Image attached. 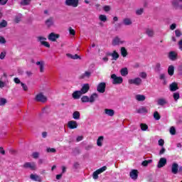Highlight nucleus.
<instances>
[{
    "label": "nucleus",
    "mask_w": 182,
    "mask_h": 182,
    "mask_svg": "<svg viewBox=\"0 0 182 182\" xmlns=\"http://www.w3.org/2000/svg\"><path fill=\"white\" fill-rule=\"evenodd\" d=\"M129 85H134L135 86H140L143 83L141 78L137 77L135 78L129 79L128 80Z\"/></svg>",
    "instance_id": "obj_1"
},
{
    "label": "nucleus",
    "mask_w": 182,
    "mask_h": 182,
    "mask_svg": "<svg viewBox=\"0 0 182 182\" xmlns=\"http://www.w3.org/2000/svg\"><path fill=\"white\" fill-rule=\"evenodd\" d=\"M36 102H41V103H45L48 102V97L43 95V93L40 92L36 95L35 97Z\"/></svg>",
    "instance_id": "obj_2"
},
{
    "label": "nucleus",
    "mask_w": 182,
    "mask_h": 182,
    "mask_svg": "<svg viewBox=\"0 0 182 182\" xmlns=\"http://www.w3.org/2000/svg\"><path fill=\"white\" fill-rule=\"evenodd\" d=\"M111 79H112V84L113 85H120L123 83V77H117L116 74H112L111 75Z\"/></svg>",
    "instance_id": "obj_3"
},
{
    "label": "nucleus",
    "mask_w": 182,
    "mask_h": 182,
    "mask_svg": "<svg viewBox=\"0 0 182 182\" xmlns=\"http://www.w3.org/2000/svg\"><path fill=\"white\" fill-rule=\"evenodd\" d=\"M107 170V166H102V168L95 171L92 174V177L94 180H97V178H99V174H102V173H103L104 171H106Z\"/></svg>",
    "instance_id": "obj_4"
},
{
    "label": "nucleus",
    "mask_w": 182,
    "mask_h": 182,
    "mask_svg": "<svg viewBox=\"0 0 182 182\" xmlns=\"http://www.w3.org/2000/svg\"><path fill=\"white\" fill-rule=\"evenodd\" d=\"M126 43V41L119 38V37H115L112 40V46H119V45H124Z\"/></svg>",
    "instance_id": "obj_5"
},
{
    "label": "nucleus",
    "mask_w": 182,
    "mask_h": 182,
    "mask_svg": "<svg viewBox=\"0 0 182 182\" xmlns=\"http://www.w3.org/2000/svg\"><path fill=\"white\" fill-rule=\"evenodd\" d=\"M46 40L47 38L43 36L37 37V41H38V42L41 43V45H43L46 48H50V44H49V43L47 42Z\"/></svg>",
    "instance_id": "obj_6"
},
{
    "label": "nucleus",
    "mask_w": 182,
    "mask_h": 182,
    "mask_svg": "<svg viewBox=\"0 0 182 182\" xmlns=\"http://www.w3.org/2000/svg\"><path fill=\"white\" fill-rule=\"evenodd\" d=\"M65 5L67 6H72L73 8H77L79 0H65Z\"/></svg>",
    "instance_id": "obj_7"
},
{
    "label": "nucleus",
    "mask_w": 182,
    "mask_h": 182,
    "mask_svg": "<svg viewBox=\"0 0 182 182\" xmlns=\"http://www.w3.org/2000/svg\"><path fill=\"white\" fill-rule=\"evenodd\" d=\"M60 38V35L55 33H50L48 36V41H50L51 42H56V41H58V39H59Z\"/></svg>",
    "instance_id": "obj_8"
},
{
    "label": "nucleus",
    "mask_w": 182,
    "mask_h": 182,
    "mask_svg": "<svg viewBox=\"0 0 182 182\" xmlns=\"http://www.w3.org/2000/svg\"><path fill=\"white\" fill-rule=\"evenodd\" d=\"M97 91L99 93H105L106 92V82H100L97 86Z\"/></svg>",
    "instance_id": "obj_9"
},
{
    "label": "nucleus",
    "mask_w": 182,
    "mask_h": 182,
    "mask_svg": "<svg viewBox=\"0 0 182 182\" xmlns=\"http://www.w3.org/2000/svg\"><path fill=\"white\" fill-rule=\"evenodd\" d=\"M168 58L170 59V60H177L178 58V53H177V51H170L168 54Z\"/></svg>",
    "instance_id": "obj_10"
},
{
    "label": "nucleus",
    "mask_w": 182,
    "mask_h": 182,
    "mask_svg": "<svg viewBox=\"0 0 182 182\" xmlns=\"http://www.w3.org/2000/svg\"><path fill=\"white\" fill-rule=\"evenodd\" d=\"M23 167L24 168H30V170H36V164L35 162H26Z\"/></svg>",
    "instance_id": "obj_11"
},
{
    "label": "nucleus",
    "mask_w": 182,
    "mask_h": 182,
    "mask_svg": "<svg viewBox=\"0 0 182 182\" xmlns=\"http://www.w3.org/2000/svg\"><path fill=\"white\" fill-rule=\"evenodd\" d=\"M167 164V159L166 158H161L158 162L157 167L158 168H161L164 167Z\"/></svg>",
    "instance_id": "obj_12"
},
{
    "label": "nucleus",
    "mask_w": 182,
    "mask_h": 182,
    "mask_svg": "<svg viewBox=\"0 0 182 182\" xmlns=\"http://www.w3.org/2000/svg\"><path fill=\"white\" fill-rule=\"evenodd\" d=\"M68 127L70 129H77V122L71 120L68 122Z\"/></svg>",
    "instance_id": "obj_13"
},
{
    "label": "nucleus",
    "mask_w": 182,
    "mask_h": 182,
    "mask_svg": "<svg viewBox=\"0 0 182 182\" xmlns=\"http://www.w3.org/2000/svg\"><path fill=\"white\" fill-rule=\"evenodd\" d=\"M122 25H124V26H132V25H133V21L130 18H124L122 20Z\"/></svg>",
    "instance_id": "obj_14"
},
{
    "label": "nucleus",
    "mask_w": 182,
    "mask_h": 182,
    "mask_svg": "<svg viewBox=\"0 0 182 182\" xmlns=\"http://www.w3.org/2000/svg\"><path fill=\"white\" fill-rule=\"evenodd\" d=\"M36 65L39 67L40 73H43L45 72V62L43 61H37Z\"/></svg>",
    "instance_id": "obj_15"
},
{
    "label": "nucleus",
    "mask_w": 182,
    "mask_h": 182,
    "mask_svg": "<svg viewBox=\"0 0 182 182\" xmlns=\"http://www.w3.org/2000/svg\"><path fill=\"white\" fill-rule=\"evenodd\" d=\"M92 76V72L85 71L84 73L81 74L79 79H89Z\"/></svg>",
    "instance_id": "obj_16"
},
{
    "label": "nucleus",
    "mask_w": 182,
    "mask_h": 182,
    "mask_svg": "<svg viewBox=\"0 0 182 182\" xmlns=\"http://www.w3.org/2000/svg\"><path fill=\"white\" fill-rule=\"evenodd\" d=\"M129 176L132 180H137V177H139V171L136 169H133L130 173Z\"/></svg>",
    "instance_id": "obj_17"
},
{
    "label": "nucleus",
    "mask_w": 182,
    "mask_h": 182,
    "mask_svg": "<svg viewBox=\"0 0 182 182\" xmlns=\"http://www.w3.org/2000/svg\"><path fill=\"white\" fill-rule=\"evenodd\" d=\"M167 103H168V101H167V99L166 98L161 97L157 100V105L159 106H164L167 105Z\"/></svg>",
    "instance_id": "obj_18"
},
{
    "label": "nucleus",
    "mask_w": 182,
    "mask_h": 182,
    "mask_svg": "<svg viewBox=\"0 0 182 182\" xmlns=\"http://www.w3.org/2000/svg\"><path fill=\"white\" fill-rule=\"evenodd\" d=\"M104 113L107 116H109V117H113L114 116V111L112 109H105Z\"/></svg>",
    "instance_id": "obj_19"
},
{
    "label": "nucleus",
    "mask_w": 182,
    "mask_h": 182,
    "mask_svg": "<svg viewBox=\"0 0 182 182\" xmlns=\"http://www.w3.org/2000/svg\"><path fill=\"white\" fill-rule=\"evenodd\" d=\"M82 95L83 94L80 90H77L73 93L72 96H73V98H74L75 100H77V99H80V97H82Z\"/></svg>",
    "instance_id": "obj_20"
},
{
    "label": "nucleus",
    "mask_w": 182,
    "mask_h": 182,
    "mask_svg": "<svg viewBox=\"0 0 182 182\" xmlns=\"http://www.w3.org/2000/svg\"><path fill=\"white\" fill-rule=\"evenodd\" d=\"M90 89V86L89 85V84H84L80 92H81L82 95H85V93H87V92H89Z\"/></svg>",
    "instance_id": "obj_21"
},
{
    "label": "nucleus",
    "mask_w": 182,
    "mask_h": 182,
    "mask_svg": "<svg viewBox=\"0 0 182 182\" xmlns=\"http://www.w3.org/2000/svg\"><path fill=\"white\" fill-rule=\"evenodd\" d=\"M145 33H146V35L149 36V38H152V36H154V31L153 30V28H146L145 29Z\"/></svg>",
    "instance_id": "obj_22"
},
{
    "label": "nucleus",
    "mask_w": 182,
    "mask_h": 182,
    "mask_svg": "<svg viewBox=\"0 0 182 182\" xmlns=\"http://www.w3.org/2000/svg\"><path fill=\"white\" fill-rule=\"evenodd\" d=\"M169 89H170L171 92H176V90H178V85L177 82H172L169 85Z\"/></svg>",
    "instance_id": "obj_23"
},
{
    "label": "nucleus",
    "mask_w": 182,
    "mask_h": 182,
    "mask_svg": "<svg viewBox=\"0 0 182 182\" xmlns=\"http://www.w3.org/2000/svg\"><path fill=\"white\" fill-rule=\"evenodd\" d=\"M171 172L173 174H177L178 173V164L173 163L171 167Z\"/></svg>",
    "instance_id": "obj_24"
},
{
    "label": "nucleus",
    "mask_w": 182,
    "mask_h": 182,
    "mask_svg": "<svg viewBox=\"0 0 182 182\" xmlns=\"http://www.w3.org/2000/svg\"><path fill=\"white\" fill-rule=\"evenodd\" d=\"M30 178L34 181L42 182V178L38 175L31 174Z\"/></svg>",
    "instance_id": "obj_25"
},
{
    "label": "nucleus",
    "mask_w": 182,
    "mask_h": 182,
    "mask_svg": "<svg viewBox=\"0 0 182 182\" xmlns=\"http://www.w3.org/2000/svg\"><path fill=\"white\" fill-rule=\"evenodd\" d=\"M99 97V95L97 93H93L90 97V103H94L96 102V99Z\"/></svg>",
    "instance_id": "obj_26"
},
{
    "label": "nucleus",
    "mask_w": 182,
    "mask_h": 182,
    "mask_svg": "<svg viewBox=\"0 0 182 182\" xmlns=\"http://www.w3.org/2000/svg\"><path fill=\"white\" fill-rule=\"evenodd\" d=\"M55 21H53V18H50L46 21V25L48 28H50V26H53Z\"/></svg>",
    "instance_id": "obj_27"
},
{
    "label": "nucleus",
    "mask_w": 182,
    "mask_h": 182,
    "mask_svg": "<svg viewBox=\"0 0 182 182\" xmlns=\"http://www.w3.org/2000/svg\"><path fill=\"white\" fill-rule=\"evenodd\" d=\"M103 140H105V137L103 136L98 137L97 140V146H98V147H102V146H103Z\"/></svg>",
    "instance_id": "obj_28"
},
{
    "label": "nucleus",
    "mask_w": 182,
    "mask_h": 182,
    "mask_svg": "<svg viewBox=\"0 0 182 182\" xmlns=\"http://www.w3.org/2000/svg\"><path fill=\"white\" fill-rule=\"evenodd\" d=\"M67 58H69L70 59H73L74 60H77V59H81L80 56H79L77 54H70V53H67L66 54Z\"/></svg>",
    "instance_id": "obj_29"
},
{
    "label": "nucleus",
    "mask_w": 182,
    "mask_h": 182,
    "mask_svg": "<svg viewBox=\"0 0 182 182\" xmlns=\"http://www.w3.org/2000/svg\"><path fill=\"white\" fill-rule=\"evenodd\" d=\"M120 53L123 58H126L129 53H127V50L125 47H121Z\"/></svg>",
    "instance_id": "obj_30"
},
{
    "label": "nucleus",
    "mask_w": 182,
    "mask_h": 182,
    "mask_svg": "<svg viewBox=\"0 0 182 182\" xmlns=\"http://www.w3.org/2000/svg\"><path fill=\"white\" fill-rule=\"evenodd\" d=\"M135 99L138 102H144L146 100V96H144L143 95H136L135 96Z\"/></svg>",
    "instance_id": "obj_31"
},
{
    "label": "nucleus",
    "mask_w": 182,
    "mask_h": 182,
    "mask_svg": "<svg viewBox=\"0 0 182 182\" xmlns=\"http://www.w3.org/2000/svg\"><path fill=\"white\" fill-rule=\"evenodd\" d=\"M110 56H112V59L114 60H117V59H119V57L120 56L119 55V53H117V51L114 50L111 54Z\"/></svg>",
    "instance_id": "obj_32"
},
{
    "label": "nucleus",
    "mask_w": 182,
    "mask_h": 182,
    "mask_svg": "<svg viewBox=\"0 0 182 182\" xmlns=\"http://www.w3.org/2000/svg\"><path fill=\"white\" fill-rule=\"evenodd\" d=\"M98 19L100 21V22H103L104 23L107 22V16H106L105 14L100 15Z\"/></svg>",
    "instance_id": "obj_33"
},
{
    "label": "nucleus",
    "mask_w": 182,
    "mask_h": 182,
    "mask_svg": "<svg viewBox=\"0 0 182 182\" xmlns=\"http://www.w3.org/2000/svg\"><path fill=\"white\" fill-rule=\"evenodd\" d=\"M73 118L75 120H79V119H80V112H79L78 111H75L73 113Z\"/></svg>",
    "instance_id": "obj_34"
},
{
    "label": "nucleus",
    "mask_w": 182,
    "mask_h": 182,
    "mask_svg": "<svg viewBox=\"0 0 182 182\" xmlns=\"http://www.w3.org/2000/svg\"><path fill=\"white\" fill-rule=\"evenodd\" d=\"M168 73L170 76H173L174 75V66H173V65L168 66Z\"/></svg>",
    "instance_id": "obj_35"
},
{
    "label": "nucleus",
    "mask_w": 182,
    "mask_h": 182,
    "mask_svg": "<svg viewBox=\"0 0 182 182\" xmlns=\"http://www.w3.org/2000/svg\"><path fill=\"white\" fill-rule=\"evenodd\" d=\"M179 2H180V1H178V0H172L171 1L172 6H173V8H175V9H178Z\"/></svg>",
    "instance_id": "obj_36"
},
{
    "label": "nucleus",
    "mask_w": 182,
    "mask_h": 182,
    "mask_svg": "<svg viewBox=\"0 0 182 182\" xmlns=\"http://www.w3.org/2000/svg\"><path fill=\"white\" fill-rule=\"evenodd\" d=\"M120 73L122 76H127L129 75V70H127V68H124L121 69Z\"/></svg>",
    "instance_id": "obj_37"
},
{
    "label": "nucleus",
    "mask_w": 182,
    "mask_h": 182,
    "mask_svg": "<svg viewBox=\"0 0 182 182\" xmlns=\"http://www.w3.org/2000/svg\"><path fill=\"white\" fill-rule=\"evenodd\" d=\"M136 113L143 114L147 113V108L146 107H141L136 110Z\"/></svg>",
    "instance_id": "obj_38"
},
{
    "label": "nucleus",
    "mask_w": 182,
    "mask_h": 182,
    "mask_svg": "<svg viewBox=\"0 0 182 182\" xmlns=\"http://www.w3.org/2000/svg\"><path fill=\"white\" fill-rule=\"evenodd\" d=\"M140 128L142 132H147L149 130V126L144 123L140 124Z\"/></svg>",
    "instance_id": "obj_39"
},
{
    "label": "nucleus",
    "mask_w": 182,
    "mask_h": 182,
    "mask_svg": "<svg viewBox=\"0 0 182 182\" xmlns=\"http://www.w3.org/2000/svg\"><path fill=\"white\" fill-rule=\"evenodd\" d=\"M8 26V22L5 20H2L1 22H0V29H2V28H6Z\"/></svg>",
    "instance_id": "obj_40"
},
{
    "label": "nucleus",
    "mask_w": 182,
    "mask_h": 182,
    "mask_svg": "<svg viewBox=\"0 0 182 182\" xmlns=\"http://www.w3.org/2000/svg\"><path fill=\"white\" fill-rule=\"evenodd\" d=\"M81 102H82V103L90 102V97L88 96L84 95L81 98Z\"/></svg>",
    "instance_id": "obj_41"
},
{
    "label": "nucleus",
    "mask_w": 182,
    "mask_h": 182,
    "mask_svg": "<svg viewBox=\"0 0 182 182\" xmlns=\"http://www.w3.org/2000/svg\"><path fill=\"white\" fill-rule=\"evenodd\" d=\"M31 2V0H21V5H23V6H26V5H30Z\"/></svg>",
    "instance_id": "obj_42"
},
{
    "label": "nucleus",
    "mask_w": 182,
    "mask_h": 182,
    "mask_svg": "<svg viewBox=\"0 0 182 182\" xmlns=\"http://www.w3.org/2000/svg\"><path fill=\"white\" fill-rule=\"evenodd\" d=\"M153 161L151 159H149L148 161H144L142 162V166H144V167H147V166H149V164H150V163H152Z\"/></svg>",
    "instance_id": "obj_43"
},
{
    "label": "nucleus",
    "mask_w": 182,
    "mask_h": 182,
    "mask_svg": "<svg viewBox=\"0 0 182 182\" xmlns=\"http://www.w3.org/2000/svg\"><path fill=\"white\" fill-rule=\"evenodd\" d=\"M6 99L2 97L0 98V106H5V105H6Z\"/></svg>",
    "instance_id": "obj_44"
},
{
    "label": "nucleus",
    "mask_w": 182,
    "mask_h": 182,
    "mask_svg": "<svg viewBox=\"0 0 182 182\" xmlns=\"http://www.w3.org/2000/svg\"><path fill=\"white\" fill-rule=\"evenodd\" d=\"M139 77H141V79H146L147 77V73L146 72H141L139 73Z\"/></svg>",
    "instance_id": "obj_45"
},
{
    "label": "nucleus",
    "mask_w": 182,
    "mask_h": 182,
    "mask_svg": "<svg viewBox=\"0 0 182 182\" xmlns=\"http://www.w3.org/2000/svg\"><path fill=\"white\" fill-rule=\"evenodd\" d=\"M170 134L174 136L176 134V128L174 127H171L169 129Z\"/></svg>",
    "instance_id": "obj_46"
},
{
    "label": "nucleus",
    "mask_w": 182,
    "mask_h": 182,
    "mask_svg": "<svg viewBox=\"0 0 182 182\" xmlns=\"http://www.w3.org/2000/svg\"><path fill=\"white\" fill-rule=\"evenodd\" d=\"M160 69H161V64L160 63H157L155 65V70H156L157 72L160 71Z\"/></svg>",
    "instance_id": "obj_47"
},
{
    "label": "nucleus",
    "mask_w": 182,
    "mask_h": 182,
    "mask_svg": "<svg viewBox=\"0 0 182 182\" xmlns=\"http://www.w3.org/2000/svg\"><path fill=\"white\" fill-rule=\"evenodd\" d=\"M68 31L70 32V35H73V36H75V35H76V31H75V29L72 28V27H70L68 28Z\"/></svg>",
    "instance_id": "obj_48"
},
{
    "label": "nucleus",
    "mask_w": 182,
    "mask_h": 182,
    "mask_svg": "<svg viewBox=\"0 0 182 182\" xmlns=\"http://www.w3.org/2000/svg\"><path fill=\"white\" fill-rule=\"evenodd\" d=\"M154 117L156 120H160V114L158 112L154 113Z\"/></svg>",
    "instance_id": "obj_49"
},
{
    "label": "nucleus",
    "mask_w": 182,
    "mask_h": 182,
    "mask_svg": "<svg viewBox=\"0 0 182 182\" xmlns=\"http://www.w3.org/2000/svg\"><path fill=\"white\" fill-rule=\"evenodd\" d=\"M173 99L174 100H178L180 99V94L178 92L173 93Z\"/></svg>",
    "instance_id": "obj_50"
},
{
    "label": "nucleus",
    "mask_w": 182,
    "mask_h": 182,
    "mask_svg": "<svg viewBox=\"0 0 182 182\" xmlns=\"http://www.w3.org/2000/svg\"><path fill=\"white\" fill-rule=\"evenodd\" d=\"M21 87H23V90H24V92H28V85H26L23 82H21Z\"/></svg>",
    "instance_id": "obj_51"
},
{
    "label": "nucleus",
    "mask_w": 182,
    "mask_h": 182,
    "mask_svg": "<svg viewBox=\"0 0 182 182\" xmlns=\"http://www.w3.org/2000/svg\"><path fill=\"white\" fill-rule=\"evenodd\" d=\"M144 12V10L143 9H139L136 11V15H141Z\"/></svg>",
    "instance_id": "obj_52"
},
{
    "label": "nucleus",
    "mask_w": 182,
    "mask_h": 182,
    "mask_svg": "<svg viewBox=\"0 0 182 182\" xmlns=\"http://www.w3.org/2000/svg\"><path fill=\"white\" fill-rule=\"evenodd\" d=\"M175 34H176V36H177V38H180V36H181L182 35L181 31L178 29L175 31Z\"/></svg>",
    "instance_id": "obj_53"
},
{
    "label": "nucleus",
    "mask_w": 182,
    "mask_h": 182,
    "mask_svg": "<svg viewBox=\"0 0 182 182\" xmlns=\"http://www.w3.org/2000/svg\"><path fill=\"white\" fill-rule=\"evenodd\" d=\"M47 152L48 153H56V149H55V148H48Z\"/></svg>",
    "instance_id": "obj_54"
},
{
    "label": "nucleus",
    "mask_w": 182,
    "mask_h": 182,
    "mask_svg": "<svg viewBox=\"0 0 182 182\" xmlns=\"http://www.w3.org/2000/svg\"><path fill=\"white\" fill-rule=\"evenodd\" d=\"M32 157L33 159H38L39 157V152H33Z\"/></svg>",
    "instance_id": "obj_55"
},
{
    "label": "nucleus",
    "mask_w": 182,
    "mask_h": 182,
    "mask_svg": "<svg viewBox=\"0 0 182 182\" xmlns=\"http://www.w3.org/2000/svg\"><path fill=\"white\" fill-rule=\"evenodd\" d=\"M5 56H6V52H1L0 54V59L4 60L5 59Z\"/></svg>",
    "instance_id": "obj_56"
},
{
    "label": "nucleus",
    "mask_w": 182,
    "mask_h": 182,
    "mask_svg": "<svg viewBox=\"0 0 182 182\" xmlns=\"http://www.w3.org/2000/svg\"><path fill=\"white\" fill-rule=\"evenodd\" d=\"M159 79H160V80H163L166 79V74H164V73L160 74Z\"/></svg>",
    "instance_id": "obj_57"
},
{
    "label": "nucleus",
    "mask_w": 182,
    "mask_h": 182,
    "mask_svg": "<svg viewBox=\"0 0 182 182\" xmlns=\"http://www.w3.org/2000/svg\"><path fill=\"white\" fill-rule=\"evenodd\" d=\"M103 9L105 12H109V11H110V6H105L103 7Z\"/></svg>",
    "instance_id": "obj_58"
},
{
    "label": "nucleus",
    "mask_w": 182,
    "mask_h": 182,
    "mask_svg": "<svg viewBox=\"0 0 182 182\" xmlns=\"http://www.w3.org/2000/svg\"><path fill=\"white\" fill-rule=\"evenodd\" d=\"M14 82H16V85H19V83H21V80H19V78H18V77H15V78L14 79Z\"/></svg>",
    "instance_id": "obj_59"
},
{
    "label": "nucleus",
    "mask_w": 182,
    "mask_h": 182,
    "mask_svg": "<svg viewBox=\"0 0 182 182\" xmlns=\"http://www.w3.org/2000/svg\"><path fill=\"white\" fill-rule=\"evenodd\" d=\"M176 26H177V25L176 23H173V24L171 25L170 29L171 31H174V29H176Z\"/></svg>",
    "instance_id": "obj_60"
},
{
    "label": "nucleus",
    "mask_w": 182,
    "mask_h": 182,
    "mask_svg": "<svg viewBox=\"0 0 182 182\" xmlns=\"http://www.w3.org/2000/svg\"><path fill=\"white\" fill-rule=\"evenodd\" d=\"M158 143H159V146H164V140L163 139H159Z\"/></svg>",
    "instance_id": "obj_61"
},
{
    "label": "nucleus",
    "mask_w": 182,
    "mask_h": 182,
    "mask_svg": "<svg viewBox=\"0 0 182 182\" xmlns=\"http://www.w3.org/2000/svg\"><path fill=\"white\" fill-rule=\"evenodd\" d=\"M178 48L180 50H182V39L178 42Z\"/></svg>",
    "instance_id": "obj_62"
},
{
    "label": "nucleus",
    "mask_w": 182,
    "mask_h": 182,
    "mask_svg": "<svg viewBox=\"0 0 182 182\" xmlns=\"http://www.w3.org/2000/svg\"><path fill=\"white\" fill-rule=\"evenodd\" d=\"M8 0H0L1 5H6Z\"/></svg>",
    "instance_id": "obj_63"
},
{
    "label": "nucleus",
    "mask_w": 182,
    "mask_h": 182,
    "mask_svg": "<svg viewBox=\"0 0 182 182\" xmlns=\"http://www.w3.org/2000/svg\"><path fill=\"white\" fill-rule=\"evenodd\" d=\"M5 38L2 36H0V43H5Z\"/></svg>",
    "instance_id": "obj_64"
}]
</instances>
